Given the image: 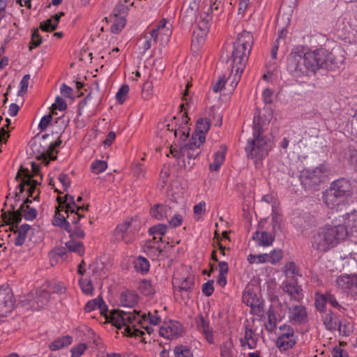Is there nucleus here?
Wrapping results in <instances>:
<instances>
[{
	"mask_svg": "<svg viewBox=\"0 0 357 357\" xmlns=\"http://www.w3.org/2000/svg\"><path fill=\"white\" fill-rule=\"evenodd\" d=\"M129 92V86L124 84L121 86L116 94V99L119 104H123L127 99Z\"/></svg>",
	"mask_w": 357,
	"mask_h": 357,
	"instance_id": "nucleus-57",
	"label": "nucleus"
},
{
	"mask_svg": "<svg viewBox=\"0 0 357 357\" xmlns=\"http://www.w3.org/2000/svg\"><path fill=\"white\" fill-rule=\"evenodd\" d=\"M253 44V36L249 31H243L238 35L233 45L231 57V73L229 79L231 86L235 88L244 70Z\"/></svg>",
	"mask_w": 357,
	"mask_h": 357,
	"instance_id": "nucleus-4",
	"label": "nucleus"
},
{
	"mask_svg": "<svg viewBox=\"0 0 357 357\" xmlns=\"http://www.w3.org/2000/svg\"><path fill=\"white\" fill-rule=\"evenodd\" d=\"M283 257V252L280 249H274L268 254V262L275 265L280 261Z\"/></svg>",
	"mask_w": 357,
	"mask_h": 357,
	"instance_id": "nucleus-52",
	"label": "nucleus"
},
{
	"mask_svg": "<svg viewBox=\"0 0 357 357\" xmlns=\"http://www.w3.org/2000/svg\"><path fill=\"white\" fill-rule=\"evenodd\" d=\"M106 317L117 328H123L126 335L135 337H142L145 333H152L153 329L151 326L161 322V317L157 310L142 313L136 310L132 312L113 310Z\"/></svg>",
	"mask_w": 357,
	"mask_h": 357,
	"instance_id": "nucleus-1",
	"label": "nucleus"
},
{
	"mask_svg": "<svg viewBox=\"0 0 357 357\" xmlns=\"http://www.w3.org/2000/svg\"><path fill=\"white\" fill-rule=\"evenodd\" d=\"M134 267L136 271L144 274L149 271L150 264L145 257H138L134 261Z\"/></svg>",
	"mask_w": 357,
	"mask_h": 357,
	"instance_id": "nucleus-46",
	"label": "nucleus"
},
{
	"mask_svg": "<svg viewBox=\"0 0 357 357\" xmlns=\"http://www.w3.org/2000/svg\"><path fill=\"white\" fill-rule=\"evenodd\" d=\"M279 331L275 342L279 350L285 351L293 348L298 340L293 327L289 324H284L279 327Z\"/></svg>",
	"mask_w": 357,
	"mask_h": 357,
	"instance_id": "nucleus-13",
	"label": "nucleus"
},
{
	"mask_svg": "<svg viewBox=\"0 0 357 357\" xmlns=\"http://www.w3.org/2000/svg\"><path fill=\"white\" fill-rule=\"evenodd\" d=\"M252 238L259 245L263 247H268L273 244L275 240L274 236L267 231H257L253 234Z\"/></svg>",
	"mask_w": 357,
	"mask_h": 357,
	"instance_id": "nucleus-31",
	"label": "nucleus"
},
{
	"mask_svg": "<svg viewBox=\"0 0 357 357\" xmlns=\"http://www.w3.org/2000/svg\"><path fill=\"white\" fill-rule=\"evenodd\" d=\"M328 168L321 164L314 168H305L301 172L300 178L302 183L310 185H318L324 182L328 173Z\"/></svg>",
	"mask_w": 357,
	"mask_h": 357,
	"instance_id": "nucleus-12",
	"label": "nucleus"
},
{
	"mask_svg": "<svg viewBox=\"0 0 357 357\" xmlns=\"http://www.w3.org/2000/svg\"><path fill=\"white\" fill-rule=\"evenodd\" d=\"M58 206L53 220V225L70 231V222L76 223L84 218L83 212L89 210V205L78 206L73 196L65 195L56 198Z\"/></svg>",
	"mask_w": 357,
	"mask_h": 357,
	"instance_id": "nucleus-5",
	"label": "nucleus"
},
{
	"mask_svg": "<svg viewBox=\"0 0 357 357\" xmlns=\"http://www.w3.org/2000/svg\"><path fill=\"white\" fill-rule=\"evenodd\" d=\"M320 218L317 213H311L301 209H296L291 216V222L298 232H307L320 222Z\"/></svg>",
	"mask_w": 357,
	"mask_h": 357,
	"instance_id": "nucleus-9",
	"label": "nucleus"
},
{
	"mask_svg": "<svg viewBox=\"0 0 357 357\" xmlns=\"http://www.w3.org/2000/svg\"><path fill=\"white\" fill-rule=\"evenodd\" d=\"M125 14H119V10L116 9L115 10V19L113 22V24L111 26V31L114 33H118L120 32L125 26L126 20L124 16Z\"/></svg>",
	"mask_w": 357,
	"mask_h": 357,
	"instance_id": "nucleus-41",
	"label": "nucleus"
},
{
	"mask_svg": "<svg viewBox=\"0 0 357 357\" xmlns=\"http://www.w3.org/2000/svg\"><path fill=\"white\" fill-rule=\"evenodd\" d=\"M61 142L60 140L52 142L50 143L47 147L43 148L42 150L39 149L41 146V144H39L36 142H31L30 146L33 152L36 151L38 153V155H36V158L43 157L45 160H54L56 159V148L58 147L61 144Z\"/></svg>",
	"mask_w": 357,
	"mask_h": 357,
	"instance_id": "nucleus-17",
	"label": "nucleus"
},
{
	"mask_svg": "<svg viewBox=\"0 0 357 357\" xmlns=\"http://www.w3.org/2000/svg\"><path fill=\"white\" fill-rule=\"evenodd\" d=\"M335 56L325 49L309 51L303 55L294 53L288 58L287 69L295 77L314 73L319 69L333 70Z\"/></svg>",
	"mask_w": 357,
	"mask_h": 357,
	"instance_id": "nucleus-2",
	"label": "nucleus"
},
{
	"mask_svg": "<svg viewBox=\"0 0 357 357\" xmlns=\"http://www.w3.org/2000/svg\"><path fill=\"white\" fill-rule=\"evenodd\" d=\"M323 200L329 208L340 211L343 207L349 204L350 199L328 188L323 195Z\"/></svg>",
	"mask_w": 357,
	"mask_h": 357,
	"instance_id": "nucleus-15",
	"label": "nucleus"
},
{
	"mask_svg": "<svg viewBox=\"0 0 357 357\" xmlns=\"http://www.w3.org/2000/svg\"><path fill=\"white\" fill-rule=\"evenodd\" d=\"M150 213L153 218L162 220L171 215L172 210L167 205L158 204L151 208Z\"/></svg>",
	"mask_w": 357,
	"mask_h": 357,
	"instance_id": "nucleus-30",
	"label": "nucleus"
},
{
	"mask_svg": "<svg viewBox=\"0 0 357 357\" xmlns=\"http://www.w3.org/2000/svg\"><path fill=\"white\" fill-rule=\"evenodd\" d=\"M66 247L70 252H75L79 256H82L84 254L85 248L83 243L81 241L70 239L66 243Z\"/></svg>",
	"mask_w": 357,
	"mask_h": 357,
	"instance_id": "nucleus-45",
	"label": "nucleus"
},
{
	"mask_svg": "<svg viewBox=\"0 0 357 357\" xmlns=\"http://www.w3.org/2000/svg\"><path fill=\"white\" fill-rule=\"evenodd\" d=\"M107 168V162L101 160H96L91 165V170L95 174H99L105 172Z\"/></svg>",
	"mask_w": 357,
	"mask_h": 357,
	"instance_id": "nucleus-50",
	"label": "nucleus"
},
{
	"mask_svg": "<svg viewBox=\"0 0 357 357\" xmlns=\"http://www.w3.org/2000/svg\"><path fill=\"white\" fill-rule=\"evenodd\" d=\"M72 342V337L69 335L61 337L50 344L49 348L51 351H57L70 345Z\"/></svg>",
	"mask_w": 357,
	"mask_h": 357,
	"instance_id": "nucleus-42",
	"label": "nucleus"
},
{
	"mask_svg": "<svg viewBox=\"0 0 357 357\" xmlns=\"http://www.w3.org/2000/svg\"><path fill=\"white\" fill-rule=\"evenodd\" d=\"M211 21V17L208 13H203L200 14L197 28L194 30L193 33V38H195L197 42L203 40L204 37L208 34ZM192 43H195V39H192Z\"/></svg>",
	"mask_w": 357,
	"mask_h": 357,
	"instance_id": "nucleus-19",
	"label": "nucleus"
},
{
	"mask_svg": "<svg viewBox=\"0 0 357 357\" xmlns=\"http://www.w3.org/2000/svg\"><path fill=\"white\" fill-rule=\"evenodd\" d=\"M243 301L247 305L250 306L253 311L259 310V300L255 294L251 291H245L243 295Z\"/></svg>",
	"mask_w": 357,
	"mask_h": 357,
	"instance_id": "nucleus-44",
	"label": "nucleus"
},
{
	"mask_svg": "<svg viewBox=\"0 0 357 357\" xmlns=\"http://www.w3.org/2000/svg\"><path fill=\"white\" fill-rule=\"evenodd\" d=\"M66 109H67V103H66V100L63 98H61L60 96H57L55 98L54 102L52 105V111L55 110V109H58L59 111H63Z\"/></svg>",
	"mask_w": 357,
	"mask_h": 357,
	"instance_id": "nucleus-61",
	"label": "nucleus"
},
{
	"mask_svg": "<svg viewBox=\"0 0 357 357\" xmlns=\"http://www.w3.org/2000/svg\"><path fill=\"white\" fill-rule=\"evenodd\" d=\"M257 337L255 332L248 328L245 330L243 338L241 339V344L242 347H248L250 349H254L257 347Z\"/></svg>",
	"mask_w": 357,
	"mask_h": 357,
	"instance_id": "nucleus-33",
	"label": "nucleus"
},
{
	"mask_svg": "<svg viewBox=\"0 0 357 357\" xmlns=\"http://www.w3.org/2000/svg\"><path fill=\"white\" fill-rule=\"evenodd\" d=\"M17 202L10 203L11 209H9L7 212H3L2 218L4 222L19 223L22 220V217L27 220H32L36 218L37 211L35 208L29 206V203L31 202L28 197H26L23 203L20 204L19 209L15 210Z\"/></svg>",
	"mask_w": 357,
	"mask_h": 357,
	"instance_id": "nucleus-10",
	"label": "nucleus"
},
{
	"mask_svg": "<svg viewBox=\"0 0 357 357\" xmlns=\"http://www.w3.org/2000/svg\"><path fill=\"white\" fill-rule=\"evenodd\" d=\"M87 349V345L84 343L79 344L71 349V357H80Z\"/></svg>",
	"mask_w": 357,
	"mask_h": 357,
	"instance_id": "nucleus-63",
	"label": "nucleus"
},
{
	"mask_svg": "<svg viewBox=\"0 0 357 357\" xmlns=\"http://www.w3.org/2000/svg\"><path fill=\"white\" fill-rule=\"evenodd\" d=\"M268 254L252 255L250 254L248 257V261L251 264H263L268 262Z\"/></svg>",
	"mask_w": 357,
	"mask_h": 357,
	"instance_id": "nucleus-56",
	"label": "nucleus"
},
{
	"mask_svg": "<svg viewBox=\"0 0 357 357\" xmlns=\"http://www.w3.org/2000/svg\"><path fill=\"white\" fill-rule=\"evenodd\" d=\"M120 302L124 307H132L138 302V295L132 291H124L121 294Z\"/></svg>",
	"mask_w": 357,
	"mask_h": 357,
	"instance_id": "nucleus-32",
	"label": "nucleus"
},
{
	"mask_svg": "<svg viewBox=\"0 0 357 357\" xmlns=\"http://www.w3.org/2000/svg\"><path fill=\"white\" fill-rule=\"evenodd\" d=\"M340 219L333 218L330 223L319 227L312 237V247L319 252H326L344 242L348 236L341 225Z\"/></svg>",
	"mask_w": 357,
	"mask_h": 357,
	"instance_id": "nucleus-3",
	"label": "nucleus"
},
{
	"mask_svg": "<svg viewBox=\"0 0 357 357\" xmlns=\"http://www.w3.org/2000/svg\"><path fill=\"white\" fill-rule=\"evenodd\" d=\"M174 123L173 121L172 123L165 121L158 125V135L165 142L173 138Z\"/></svg>",
	"mask_w": 357,
	"mask_h": 357,
	"instance_id": "nucleus-27",
	"label": "nucleus"
},
{
	"mask_svg": "<svg viewBox=\"0 0 357 357\" xmlns=\"http://www.w3.org/2000/svg\"><path fill=\"white\" fill-rule=\"evenodd\" d=\"M50 299L49 291L40 289L21 297L20 304L26 309L38 310L46 305Z\"/></svg>",
	"mask_w": 357,
	"mask_h": 357,
	"instance_id": "nucleus-11",
	"label": "nucleus"
},
{
	"mask_svg": "<svg viewBox=\"0 0 357 357\" xmlns=\"http://www.w3.org/2000/svg\"><path fill=\"white\" fill-rule=\"evenodd\" d=\"M288 323L296 326L305 324L308 320L307 308L303 304L288 305L286 303Z\"/></svg>",
	"mask_w": 357,
	"mask_h": 357,
	"instance_id": "nucleus-14",
	"label": "nucleus"
},
{
	"mask_svg": "<svg viewBox=\"0 0 357 357\" xmlns=\"http://www.w3.org/2000/svg\"><path fill=\"white\" fill-rule=\"evenodd\" d=\"M211 127V122L206 118H201L197 121L195 131L192 134L189 143L180 148L172 147L170 153L177 160H182L184 163L185 159H195L200 153V147L206 140V135Z\"/></svg>",
	"mask_w": 357,
	"mask_h": 357,
	"instance_id": "nucleus-6",
	"label": "nucleus"
},
{
	"mask_svg": "<svg viewBox=\"0 0 357 357\" xmlns=\"http://www.w3.org/2000/svg\"><path fill=\"white\" fill-rule=\"evenodd\" d=\"M195 285L194 278L192 276H188L184 278L182 281L177 283V280L175 279L174 282L175 292L180 291H190Z\"/></svg>",
	"mask_w": 357,
	"mask_h": 357,
	"instance_id": "nucleus-38",
	"label": "nucleus"
},
{
	"mask_svg": "<svg viewBox=\"0 0 357 357\" xmlns=\"http://www.w3.org/2000/svg\"><path fill=\"white\" fill-rule=\"evenodd\" d=\"M323 323L326 328L328 331H335L337 328L339 320L331 312H325L322 315Z\"/></svg>",
	"mask_w": 357,
	"mask_h": 357,
	"instance_id": "nucleus-39",
	"label": "nucleus"
},
{
	"mask_svg": "<svg viewBox=\"0 0 357 357\" xmlns=\"http://www.w3.org/2000/svg\"><path fill=\"white\" fill-rule=\"evenodd\" d=\"M79 220L76 223H72L74 225V229H72L70 225V231L68 232L70 234L71 239H74L75 238H84L85 236V233L79 225Z\"/></svg>",
	"mask_w": 357,
	"mask_h": 357,
	"instance_id": "nucleus-51",
	"label": "nucleus"
},
{
	"mask_svg": "<svg viewBox=\"0 0 357 357\" xmlns=\"http://www.w3.org/2000/svg\"><path fill=\"white\" fill-rule=\"evenodd\" d=\"M329 188L349 199H351L353 194L350 181L344 178L333 181Z\"/></svg>",
	"mask_w": 357,
	"mask_h": 357,
	"instance_id": "nucleus-24",
	"label": "nucleus"
},
{
	"mask_svg": "<svg viewBox=\"0 0 357 357\" xmlns=\"http://www.w3.org/2000/svg\"><path fill=\"white\" fill-rule=\"evenodd\" d=\"M42 43V37L40 36L39 33V30L38 29H34L32 36H31V40L30 43V50L32 48L36 47L39 46Z\"/></svg>",
	"mask_w": 357,
	"mask_h": 357,
	"instance_id": "nucleus-60",
	"label": "nucleus"
},
{
	"mask_svg": "<svg viewBox=\"0 0 357 357\" xmlns=\"http://www.w3.org/2000/svg\"><path fill=\"white\" fill-rule=\"evenodd\" d=\"M10 225L11 230L13 231L15 244L17 246H20L24 244L28 231L30 229V226L26 224L21 225L20 227H17L18 223H13L10 222H6Z\"/></svg>",
	"mask_w": 357,
	"mask_h": 357,
	"instance_id": "nucleus-26",
	"label": "nucleus"
},
{
	"mask_svg": "<svg viewBox=\"0 0 357 357\" xmlns=\"http://www.w3.org/2000/svg\"><path fill=\"white\" fill-rule=\"evenodd\" d=\"M144 252L152 260H158L162 254V248H161V241L150 239L147 241L144 247Z\"/></svg>",
	"mask_w": 357,
	"mask_h": 357,
	"instance_id": "nucleus-25",
	"label": "nucleus"
},
{
	"mask_svg": "<svg viewBox=\"0 0 357 357\" xmlns=\"http://www.w3.org/2000/svg\"><path fill=\"white\" fill-rule=\"evenodd\" d=\"M356 279L348 275H342L337 278L336 284L342 289H349L355 284Z\"/></svg>",
	"mask_w": 357,
	"mask_h": 357,
	"instance_id": "nucleus-43",
	"label": "nucleus"
},
{
	"mask_svg": "<svg viewBox=\"0 0 357 357\" xmlns=\"http://www.w3.org/2000/svg\"><path fill=\"white\" fill-rule=\"evenodd\" d=\"M340 219V225L346 229L347 236L349 237L354 232L357 231V211H353L342 215L335 218Z\"/></svg>",
	"mask_w": 357,
	"mask_h": 357,
	"instance_id": "nucleus-21",
	"label": "nucleus"
},
{
	"mask_svg": "<svg viewBox=\"0 0 357 357\" xmlns=\"http://www.w3.org/2000/svg\"><path fill=\"white\" fill-rule=\"evenodd\" d=\"M183 331V326L177 321L169 320L163 322L160 327V335L165 339L174 340L180 337Z\"/></svg>",
	"mask_w": 357,
	"mask_h": 357,
	"instance_id": "nucleus-16",
	"label": "nucleus"
},
{
	"mask_svg": "<svg viewBox=\"0 0 357 357\" xmlns=\"http://www.w3.org/2000/svg\"><path fill=\"white\" fill-rule=\"evenodd\" d=\"M14 295L8 288L0 287V316L6 317L14 309Z\"/></svg>",
	"mask_w": 357,
	"mask_h": 357,
	"instance_id": "nucleus-18",
	"label": "nucleus"
},
{
	"mask_svg": "<svg viewBox=\"0 0 357 357\" xmlns=\"http://www.w3.org/2000/svg\"><path fill=\"white\" fill-rule=\"evenodd\" d=\"M32 176L33 175L30 174L28 169L21 167L19 170L16 179L20 178L21 182L17 185V191L15 192V197L13 198L15 202H20L22 198H24L22 195L25 190H26V197H33V200L38 199L39 193L37 192L36 195L34 194L36 192L39 182L33 179Z\"/></svg>",
	"mask_w": 357,
	"mask_h": 357,
	"instance_id": "nucleus-8",
	"label": "nucleus"
},
{
	"mask_svg": "<svg viewBox=\"0 0 357 357\" xmlns=\"http://www.w3.org/2000/svg\"><path fill=\"white\" fill-rule=\"evenodd\" d=\"M199 330L202 333V334L204 335L206 340L209 344L213 343V330L209 326L208 323L205 321L204 319H202L201 324L199 326Z\"/></svg>",
	"mask_w": 357,
	"mask_h": 357,
	"instance_id": "nucleus-48",
	"label": "nucleus"
},
{
	"mask_svg": "<svg viewBox=\"0 0 357 357\" xmlns=\"http://www.w3.org/2000/svg\"><path fill=\"white\" fill-rule=\"evenodd\" d=\"M174 354L175 357H193L191 349L183 344L175 347Z\"/></svg>",
	"mask_w": 357,
	"mask_h": 357,
	"instance_id": "nucleus-49",
	"label": "nucleus"
},
{
	"mask_svg": "<svg viewBox=\"0 0 357 357\" xmlns=\"http://www.w3.org/2000/svg\"><path fill=\"white\" fill-rule=\"evenodd\" d=\"M284 275L292 280H297L296 277L302 276L298 266L294 261H289L283 267Z\"/></svg>",
	"mask_w": 357,
	"mask_h": 357,
	"instance_id": "nucleus-36",
	"label": "nucleus"
},
{
	"mask_svg": "<svg viewBox=\"0 0 357 357\" xmlns=\"http://www.w3.org/2000/svg\"><path fill=\"white\" fill-rule=\"evenodd\" d=\"M327 303V294L317 293L315 294V307L319 312H324Z\"/></svg>",
	"mask_w": 357,
	"mask_h": 357,
	"instance_id": "nucleus-54",
	"label": "nucleus"
},
{
	"mask_svg": "<svg viewBox=\"0 0 357 357\" xmlns=\"http://www.w3.org/2000/svg\"><path fill=\"white\" fill-rule=\"evenodd\" d=\"M63 15V13H59L53 15L50 19L42 22L40 26L41 30L46 32L55 30L58 26L61 17Z\"/></svg>",
	"mask_w": 357,
	"mask_h": 357,
	"instance_id": "nucleus-37",
	"label": "nucleus"
},
{
	"mask_svg": "<svg viewBox=\"0 0 357 357\" xmlns=\"http://www.w3.org/2000/svg\"><path fill=\"white\" fill-rule=\"evenodd\" d=\"M183 215L176 213L168 220V222L171 227L175 228L181 226L183 223Z\"/></svg>",
	"mask_w": 357,
	"mask_h": 357,
	"instance_id": "nucleus-64",
	"label": "nucleus"
},
{
	"mask_svg": "<svg viewBox=\"0 0 357 357\" xmlns=\"http://www.w3.org/2000/svg\"><path fill=\"white\" fill-rule=\"evenodd\" d=\"M131 222L126 220L119 225L114 230V236L115 240L123 241L126 243H129L133 240V233L130 229Z\"/></svg>",
	"mask_w": 357,
	"mask_h": 357,
	"instance_id": "nucleus-23",
	"label": "nucleus"
},
{
	"mask_svg": "<svg viewBox=\"0 0 357 357\" xmlns=\"http://www.w3.org/2000/svg\"><path fill=\"white\" fill-rule=\"evenodd\" d=\"M282 317H280V314L277 315L276 311L273 308H271L268 312V321L265 324V328L270 333H275L277 328V324L278 321H280Z\"/></svg>",
	"mask_w": 357,
	"mask_h": 357,
	"instance_id": "nucleus-34",
	"label": "nucleus"
},
{
	"mask_svg": "<svg viewBox=\"0 0 357 357\" xmlns=\"http://www.w3.org/2000/svg\"><path fill=\"white\" fill-rule=\"evenodd\" d=\"M221 357H235L234 347L231 342H227L220 347Z\"/></svg>",
	"mask_w": 357,
	"mask_h": 357,
	"instance_id": "nucleus-53",
	"label": "nucleus"
},
{
	"mask_svg": "<svg viewBox=\"0 0 357 357\" xmlns=\"http://www.w3.org/2000/svg\"><path fill=\"white\" fill-rule=\"evenodd\" d=\"M181 122L174 125L173 137L178 138L181 141H185L189 136L190 128L188 126L190 119L187 116V112L185 111L180 115Z\"/></svg>",
	"mask_w": 357,
	"mask_h": 357,
	"instance_id": "nucleus-22",
	"label": "nucleus"
},
{
	"mask_svg": "<svg viewBox=\"0 0 357 357\" xmlns=\"http://www.w3.org/2000/svg\"><path fill=\"white\" fill-rule=\"evenodd\" d=\"M281 288L291 301L301 302L304 298L302 287L298 284L297 280H284L281 284Z\"/></svg>",
	"mask_w": 357,
	"mask_h": 357,
	"instance_id": "nucleus-20",
	"label": "nucleus"
},
{
	"mask_svg": "<svg viewBox=\"0 0 357 357\" xmlns=\"http://www.w3.org/2000/svg\"><path fill=\"white\" fill-rule=\"evenodd\" d=\"M157 39L156 31H151L149 33L146 34L143 38L139 40V47L142 50V53L144 54L151 47L153 43H155Z\"/></svg>",
	"mask_w": 357,
	"mask_h": 357,
	"instance_id": "nucleus-35",
	"label": "nucleus"
},
{
	"mask_svg": "<svg viewBox=\"0 0 357 357\" xmlns=\"http://www.w3.org/2000/svg\"><path fill=\"white\" fill-rule=\"evenodd\" d=\"M139 291L145 296L153 295L155 293L156 289L151 280L144 279L142 280L139 284Z\"/></svg>",
	"mask_w": 357,
	"mask_h": 357,
	"instance_id": "nucleus-47",
	"label": "nucleus"
},
{
	"mask_svg": "<svg viewBox=\"0 0 357 357\" xmlns=\"http://www.w3.org/2000/svg\"><path fill=\"white\" fill-rule=\"evenodd\" d=\"M30 75H25L20 82V89L18 91V96H22L27 92L29 83L30 80Z\"/></svg>",
	"mask_w": 357,
	"mask_h": 357,
	"instance_id": "nucleus-59",
	"label": "nucleus"
},
{
	"mask_svg": "<svg viewBox=\"0 0 357 357\" xmlns=\"http://www.w3.org/2000/svg\"><path fill=\"white\" fill-rule=\"evenodd\" d=\"M261 118L255 116L253 119V136L252 139L247 141L245 151L249 159L254 160L257 165L261 162L267 155L272 148V143L270 139L262 136V129L260 123Z\"/></svg>",
	"mask_w": 357,
	"mask_h": 357,
	"instance_id": "nucleus-7",
	"label": "nucleus"
},
{
	"mask_svg": "<svg viewBox=\"0 0 357 357\" xmlns=\"http://www.w3.org/2000/svg\"><path fill=\"white\" fill-rule=\"evenodd\" d=\"M206 211V202L204 201H202L194 206L193 212L195 216V219L197 220H201V216Z\"/></svg>",
	"mask_w": 357,
	"mask_h": 357,
	"instance_id": "nucleus-58",
	"label": "nucleus"
},
{
	"mask_svg": "<svg viewBox=\"0 0 357 357\" xmlns=\"http://www.w3.org/2000/svg\"><path fill=\"white\" fill-rule=\"evenodd\" d=\"M167 227L163 224H158L149 229V234L153 236L152 239L162 241V236L167 232Z\"/></svg>",
	"mask_w": 357,
	"mask_h": 357,
	"instance_id": "nucleus-40",
	"label": "nucleus"
},
{
	"mask_svg": "<svg viewBox=\"0 0 357 357\" xmlns=\"http://www.w3.org/2000/svg\"><path fill=\"white\" fill-rule=\"evenodd\" d=\"M103 307H105V302L101 298H95L90 301H89L85 307L84 310L87 312H90L96 309H100L101 310V314L105 318V322L111 323L113 325V323L109 320L107 319L106 316L109 314L113 310L108 312L107 310H104Z\"/></svg>",
	"mask_w": 357,
	"mask_h": 357,
	"instance_id": "nucleus-29",
	"label": "nucleus"
},
{
	"mask_svg": "<svg viewBox=\"0 0 357 357\" xmlns=\"http://www.w3.org/2000/svg\"><path fill=\"white\" fill-rule=\"evenodd\" d=\"M227 149L222 146L220 149L213 153V161L209 165V169L211 172L218 171L225 160Z\"/></svg>",
	"mask_w": 357,
	"mask_h": 357,
	"instance_id": "nucleus-28",
	"label": "nucleus"
},
{
	"mask_svg": "<svg viewBox=\"0 0 357 357\" xmlns=\"http://www.w3.org/2000/svg\"><path fill=\"white\" fill-rule=\"evenodd\" d=\"M339 333L343 336H349L352 332L351 324L347 321H339L337 323V328Z\"/></svg>",
	"mask_w": 357,
	"mask_h": 357,
	"instance_id": "nucleus-55",
	"label": "nucleus"
},
{
	"mask_svg": "<svg viewBox=\"0 0 357 357\" xmlns=\"http://www.w3.org/2000/svg\"><path fill=\"white\" fill-rule=\"evenodd\" d=\"M135 0H124L123 3H120L116 10H119V14H126L129 8L135 3Z\"/></svg>",
	"mask_w": 357,
	"mask_h": 357,
	"instance_id": "nucleus-62",
	"label": "nucleus"
}]
</instances>
